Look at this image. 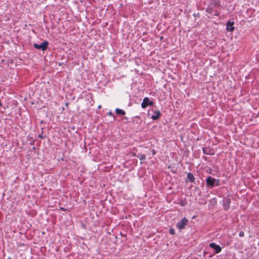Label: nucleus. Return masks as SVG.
<instances>
[{"label": "nucleus", "instance_id": "f257e3e1", "mask_svg": "<svg viewBox=\"0 0 259 259\" xmlns=\"http://www.w3.org/2000/svg\"><path fill=\"white\" fill-rule=\"evenodd\" d=\"M49 42L47 41H44L41 44L38 45L37 44H34V47L36 49L40 50L41 51H45L48 49Z\"/></svg>", "mask_w": 259, "mask_h": 259}, {"label": "nucleus", "instance_id": "f03ea898", "mask_svg": "<svg viewBox=\"0 0 259 259\" xmlns=\"http://www.w3.org/2000/svg\"><path fill=\"white\" fill-rule=\"evenodd\" d=\"M215 182V179L210 176L207 177L206 179V186L211 189L214 187V183Z\"/></svg>", "mask_w": 259, "mask_h": 259}, {"label": "nucleus", "instance_id": "7ed1b4c3", "mask_svg": "<svg viewBox=\"0 0 259 259\" xmlns=\"http://www.w3.org/2000/svg\"><path fill=\"white\" fill-rule=\"evenodd\" d=\"M188 223V220L186 218H184L180 222L177 223L176 226L180 230H182L185 229V226L187 225Z\"/></svg>", "mask_w": 259, "mask_h": 259}, {"label": "nucleus", "instance_id": "20e7f679", "mask_svg": "<svg viewBox=\"0 0 259 259\" xmlns=\"http://www.w3.org/2000/svg\"><path fill=\"white\" fill-rule=\"evenodd\" d=\"M154 104L153 102L150 100L149 98L145 97L143 99V102L141 104L142 108L145 109L148 106H152Z\"/></svg>", "mask_w": 259, "mask_h": 259}, {"label": "nucleus", "instance_id": "39448f33", "mask_svg": "<svg viewBox=\"0 0 259 259\" xmlns=\"http://www.w3.org/2000/svg\"><path fill=\"white\" fill-rule=\"evenodd\" d=\"M222 201L224 209L228 210L230 207L231 199L230 197H225L223 198Z\"/></svg>", "mask_w": 259, "mask_h": 259}, {"label": "nucleus", "instance_id": "423d86ee", "mask_svg": "<svg viewBox=\"0 0 259 259\" xmlns=\"http://www.w3.org/2000/svg\"><path fill=\"white\" fill-rule=\"evenodd\" d=\"M209 246L210 248L214 250V253L215 254L220 253L222 250L221 247L219 245L216 244L215 243L211 242L209 243Z\"/></svg>", "mask_w": 259, "mask_h": 259}, {"label": "nucleus", "instance_id": "0eeeda50", "mask_svg": "<svg viewBox=\"0 0 259 259\" xmlns=\"http://www.w3.org/2000/svg\"><path fill=\"white\" fill-rule=\"evenodd\" d=\"M209 6L213 7V10H218L221 6L220 0H213Z\"/></svg>", "mask_w": 259, "mask_h": 259}, {"label": "nucleus", "instance_id": "6e6552de", "mask_svg": "<svg viewBox=\"0 0 259 259\" xmlns=\"http://www.w3.org/2000/svg\"><path fill=\"white\" fill-rule=\"evenodd\" d=\"M206 12L209 14H212L214 13L213 15L216 16H218L220 14V12L218 10H213V7L208 6V7L206 9Z\"/></svg>", "mask_w": 259, "mask_h": 259}, {"label": "nucleus", "instance_id": "1a4fd4ad", "mask_svg": "<svg viewBox=\"0 0 259 259\" xmlns=\"http://www.w3.org/2000/svg\"><path fill=\"white\" fill-rule=\"evenodd\" d=\"M202 151L205 155H213L214 154L213 150L209 147L203 148Z\"/></svg>", "mask_w": 259, "mask_h": 259}, {"label": "nucleus", "instance_id": "9d476101", "mask_svg": "<svg viewBox=\"0 0 259 259\" xmlns=\"http://www.w3.org/2000/svg\"><path fill=\"white\" fill-rule=\"evenodd\" d=\"M234 22H230L229 21L226 24V30L228 31L232 32L234 30V27L233 26Z\"/></svg>", "mask_w": 259, "mask_h": 259}, {"label": "nucleus", "instance_id": "9b49d317", "mask_svg": "<svg viewBox=\"0 0 259 259\" xmlns=\"http://www.w3.org/2000/svg\"><path fill=\"white\" fill-rule=\"evenodd\" d=\"M161 115V112L159 110H155L154 111V114L152 115V119L154 120H157L159 118Z\"/></svg>", "mask_w": 259, "mask_h": 259}, {"label": "nucleus", "instance_id": "f8f14e48", "mask_svg": "<svg viewBox=\"0 0 259 259\" xmlns=\"http://www.w3.org/2000/svg\"><path fill=\"white\" fill-rule=\"evenodd\" d=\"M187 179L191 183H194L195 181V177L193 174L190 172L187 174Z\"/></svg>", "mask_w": 259, "mask_h": 259}, {"label": "nucleus", "instance_id": "ddd939ff", "mask_svg": "<svg viewBox=\"0 0 259 259\" xmlns=\"http://www.w3.org/2000/svg\"><path fill=\"white\" fill-rule=\"evenodd\" d=\"M115 112L118 115H124L125 114V111L119 108H116L115 109Z\"/></svg>", "mask_w": 259, "mask_h": 259}, {"label": "nucleus", "instance_id": "4468645a", "mask_svg": "<svg viewBox=\"0 0 259 259\" xmlns=\"http://www.w3.org/2000/svg\"><path fill=\"white\" fill-rule=\"evenodd\" d=\"M133 155L135 156H137L140 160H144L146 159V155L143 154H139L138 155H136V154H133Z\"/></svg>", "mask_w": 259, "mask_h": 259}, {"label": "nucleus", "instance_id": "2eb2a0df", "mask_svg": "<svg viewBox=\"0 0 259 259\" xmlns=\"http://www.w3.org/2000/svg\"><path fill=\"white\" fill-rule=\"evenodd\" d=\"M27 139L30 141L29 144L31 145H34L35 140L33 139L32 137H30L28 136L27 137Z\"/></svg>", "mask_w": 259, "mask_h": 259}, {"label": "nucleus", "instance_id": "dca6fc26", "mask_svg": "<svg viewBox=\"0 0 259 259\" xmlns=\"http://www.w3.org/2000/svg\"><path fill=\"white\" fill-rule=\"evenodd\" d=\"M221 185L220 181L219 179H215V182L214 183V186H219Z\"/></svg>", "mask_w": 259, "mask_h": 259}, {"label": "nucleus", "instance_id": "f3484780", "mask_svg": "<svg viewBox=\"0 0 259 259\" xmlns=\"http://www.w3.org/2000/svg\"><path fill=\"white\" fill-rule=\"evenodd\" d=\"M169 233L171 235H174L175 234V230L172 228L170 229L169 230Z\"/></svg>", "mask_w": 259, "mask_h": 259}, {"label": "nucleus", "instance_id": "a211bd4d", "mask_svg": "<svg viewBox=\"0 0 259 259\" xmlns=\"http://www.w3.org/2000/svg\"><path fill=\"white\" fill-rule=\"evenodd\" d=\"M239 236L240 237H242L244 236V233L243 231H240L239 233Z\"/></svg>", "mask_w": 259, "mask_h": 259}, {"label": "nucleus", "instance_id": "6ab92c4d", "mask_svg": "<svg viewBox=\"0 0 259 259\" xmlns=\"http://www.w3.org/2000/svg\"><path fill=\"white\" fill-rule=\"evenodd\" d=\"M38 138H40V139H44V138L45 137V136H42V132L41 133V134H39V135L38 136Z\"/></svg>", "mask_w": 259, "mask_h": 259}, {"label": "nucleus", "instance_id": "aec40b11", "mask_svg": "<svg viewBox=\"0 0 259 259\" xmlns=\"http://www.w3.org/2000/svg\"><path fill=\"white\" fill-rule=\"evenodd\" d=\"M151 153H152V155H154L156 154V151L154 149H152L151 150Z\"/></svg>", "mask_w": 259, "mask_h": 259}, {"label": "nucleus", "instance_id": "412c9836", "mask_svg": "<svg viewBox=\"0 0 259 259\" xmlns=\"http://www.w3.org/2000/svg\"><path fill=\"white\" fill-rule=\"evenodd\" d=\"M108 114L110 116H111L113 115L111 111H109L108 113Z\"/></svg>", "mask_w": 259, "mask_h": 259}, {"label": "nucleus", "instance_id": "4be33fe9", "mask_svg": "<svg viewBox=\"0 0 259 259\" xmlns=\"http://www.w3.org/2000/svg\"><path fill=\"white\" fill-rule=\"evenodd\" d=\"M34 149H35V147H33V150H34Z\"/></svg>", "mask_w": 259, "mask_h": 259}, {"label": "nucleus", "instance_id": "5701e85b", "mask_svg": "<svg viewBox=\"0 0 259 259\" xmlns=\"http://www.w3.org/2000/svg\"><path fill=\"white\" fill-rule=\"evenodd\" d=\"M60 209L63 210L64 209L62 207H60Z\"/></svg>", "mask_w": 259, "mask_h": 259}, {"label": "nucleus", "instance_id": "b1692460", "mask_svg": "<svg viewBox=\"0 0 259 259\" xmlns=\"http://www.w3.org/2000/svg\"><path fill=\"white\" fill-rule=\"evenodd\" d=\"M99 108H100L101 107V106L100 105L98 107Z\"/></svg>", "mask_w": 259, "mask_h": 259}, {"label": "nucleus", "instance_id": "393cba45", "mask_svg": "<svg viewBox=\"0 0 259 259\" xmlns=\"http://www.w3.org/2000/svg\"><path fill=\"white\" fill-rule=\"evenodd\" d=\"M143 162L142 161L140 162V164H142Z\"/></svg>", "mask_w": 259, "mask_h": 259}, {"label": "nucleus", "instance_id": "a878e982", "mask_svg": "<svg viewBox=\"0 0 259 259\" xmlns=\"http://www.w3.org/2000/svg\"><path fill=\"white\" fill-rule=\"evenodd\" d=\"M8 259H11V258H10V257H9V258H8Z\"/></svg>", "mask_w": 259, "mask_h": 259}]
</instances>
